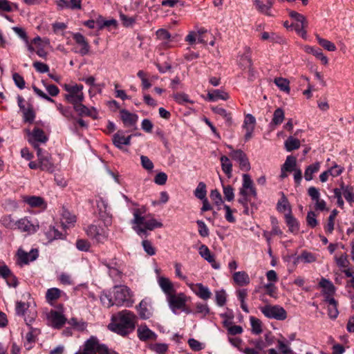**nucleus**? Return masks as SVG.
I'll return each mask as SVG.
<instances>
[{
  "instance_id": "nucleus-1",
  "label": "nucleus",
  "mask_w": 354,
  "mask_h": 354,
  "mask_svg": "<svg viewBox=\"0 0 354 354\" xmlns=\"http://www.w3.org/2000/svg\"><path fill=\"white\" fill-rule=\"evenodd\" d=\"M137 316L131 311L123 310L111 317L108 328L120 335L127 336L135 330Z\"/></svg>"
},
{
  "instance_id": "nucleus-2",
  "label": "nucleus",
  "mask_w": 354,
  "mask_h": 354,
  "mask_svg": "<svg viewBox=\"0 0 354 354\" xmlns=\"http://www.w3.org/2000/svg\"><path fill=\"white\" fill-rule=\"evenodd\" d=\"M118 354L115 351L108 348L104 344H101L95 336L88 338L78 351L75 354Z\"/></svg>"
},
{
  "instance_id": "nucleus-3",
  "label": "nucleus",
  "mask_w": 354,
  "mask_h": 354,
  "mask_svg": "<svg viewBox=\"0 0 354 354\" xmlns=\"http://www.w3.org/2000/svg\"><path fill=\"white\" fill-rule=\"evenodd\" d=\"M242 177V186L239 189V192L241 197L238 199V202L243 207H246L247 205H248V202L250 201V196H252L256 198L257 196V192L256 188L254 186L253 180H252L250 176L248 174H243Z\"/></svg>"
},
{
  "instance_id": "nucleus-4",
  "label": "nucleus",
  "mask_w": 354,
  "mask_h": 354,
  "mask_svg": "<svg viewBox=\"0 0 354 354\" xmlns=\"http://www.w3.org/2000/svg\"><path fill=\"white\" fill-rule=\"evenodd\" d=\"M115 305L117 306L131 307L133 299L130 289L126 286H115L113 290Z\"/></svg>"
},
{
  "instance_id": "nucleus-5",
  "label": "nucleus",
  "mask_w": 354,
  "mask_h": 354,
  "mask_svg": "<svg viewBox=\"0 0 354 354\" xmlns=\"http://www.w3.org/2000/svg\"><path fill=\"white\" fill-rule=\"evenodd\" d=\"M64 90L67 92L64 97L66 100L73 105L76 104L78 102H82L84 99V95L82 92L83 85L82 84H65Z\"/></svg>"
},
{
  "instance_id": "nucleus-6",
  "label": "nucleus",
  "mask_w": 354,
  "mask_h": 354,
  "mask_svg": "<svg viewBox=\"0 0 354 354\" xmlns=\"http://www.w3.org/2000/svg\"><path fill=\"white\" fill-rule=\"evenodd\" d=\"M259 310L263 315L268 319L283 321L287 318L286 310L279 305L267 304L263 306H260Z\"/></svg>"
},
{
  "instance_id": "nucleus-7",
  "label": "nucleus",
  "mask_w": 354,
  "mask_h": 354,
  "mask_svg": "<svg viewBox=\"0 0 354 354\" xmlns=\"http://www.w3.org/2000/svg\"><path fill=\"white\" fill-rule=\"evenodd\" d=\"M166 299L169 308L176 315L183 310L186 306L187 297L184 293L175 294L174 292L168 295Z\"/></svg>"
},
{
  "instance_id": "nucleus-8",
  "label": "nucleus",
  "mask_w": 354,
  "mask_h": 354,
  "mask_svg": "<svg viewBox=\"0 0 354 354\" xmlns=\"http://www.w3.org/2000/svg\"><path fill=\"white\" fill-rule=\"evenodd\" d=\"M38 162H39V169L49 173H53L55 170V165L52 161L51 155L46 151L38 148L37 151Z\"/></svg>"
},
{
  "instance_id": "nucleus-9",
  "label": "nucleus",
  "mask_w": 354,
  "mask_h": 354,
  "mask_svg": "<svg viewBox=\"0 0 354 354\" xmlns=\"http://www.w3.org/2000/svg\"><path fill=\"white\" fill-rule=\"evenodd\" d=\"M87 236L97 243H104L108 238V232L102 227L89 225L85 230Z\"/></svg>"
},
{
  "instance_id": "nucleus-10",
  "label": "nucleus",
  "mask_w": 354,
  "mask_h": 354,
  "mask_svg": "<svg viewBox=\"0 0 354 354\" xmlns=\"http://www.w3.org/2000/svg\"><path fill=\"white\" fill-rule=\"evenodd\" d=\"M96 205L100 219L106 226L110 225L112 223V214L110 212V207L107 200L100 197L96 201Z\"/></svg>"
},
{
  "instance_id": "nucleus-11",
  "label": "nucleus",
  "mask_w": 354,
  "mask_h": 354,
  "mask_svg": "<svg viewBox=\"0 0 354 354\" xmlns=\"http://www.w3.org/2000/svg\"><path fill=\"white\" fill-rule=\"evenodd\" d=\"M28 142L33 146V147L38 150L39 144L46 143L48 138L45 134L44 131L39 127H35L32 131H28Z\"/></svg>"
},
{
  "instance_id": "nucleus-12",
  "label": "nucleus",
  "mask_w": 354,
  "mask_h": 354,
  "mask_svg": "<svg viewBox=\"0 0 354 354\" xmlns=\"http://www.w3.org/2000/svg\"><path fill=\"white\" fill-rule=\"evenodd\" d=\"M38 255L39 252L37 249H32L29 252H27L23 249L19 248L17 252V263L18 265L22 266L36 260Z\"/></svg>"
},
{
  "instance_id": "nucleus-13",
  "label": "nucleus",
  "mask_w": 354,
  "mask_h": 354,
  "mask_svg": "<svg viewBox=\"0 0 354 354\" xmlns=\"http://www.w3.org/2000/svg\"><path fill=\"white\" fill-rule=\"evenodd\" d=\"M230 156L239 164L241 170L248 171L250 169V164L246 154L241 149L232 150Z\"/></svg>"
},
{
  "instance_id": "nucleus-14",
  "label": "nucleus",
  "mask_w": 354,
  "mask_h": 354,
  "mask_svg": "<svg viewBox=\"0 0 354 354\" xmlns=\"http://www.w3.org/2000/svg\"><path fill=\"white\" fill-rule=\"evenodd\" d=\"M162 225H163L161 222L158 221L155 218H151L149 220H145L144 227L141 226H135L133 229L140 236L146 237L148 235L147 230H153L156 228L162 227Z\"/></svg>"
},
{
  "instance_id": "nucleus-15",
  "label": "nucleus",
  "mask_w": 354,
  "mask_h": 354,
  "mask_svg": "<svg viewBox=\"0 0 354 354\" xmlns=\"http://www.w3.org/2000/svg\"><path fill=\"white\" fill-rule=\"evenodd\" d=\"M20 231L27 232L29 234H34L39 229L37 222H32L27 217L17 221V227Z\"/></svg>"
},
{
  "instance_id": "nucleus-16",
  "label": "nucleus",
  "mask_w": 354,
  "mask_h": 354,
  "mask_svg": "<svg viewBox=\"0 0 354 354\" xmlns=\"http://www.w3.org/2000/svg\"><path fill=\"white\" fill-rule=\"evenodd\" d=\"M256 124L255 118L250 113L245 115L243 121V128L245 130V140H249L252 136Z\"/></svg>"
},
{
  "instance_id": "nucleus-17",
  "label": "nucleus",
  "mask_w": 354,
  "mask_h": 354,
  "mask_svg": "<svg viewBox=\"0 0 354 354\" xmlns=\"http://www.w3.org/2000/svg\"><path fill=\"white\" fill-rule=\"evenodd\" d=\"M73 38L81 46L80 50L76 51V53L82 56L87 55L90 51V46L85 37L80 32H75L73 34Z\"/></svg>"
},
{
  "instance_id": "nucleus-18",
  "label": "nucleus",
  "mask_w": 354,
  "mask_h": 354,
  "mask_svg": "<svg viewBox=\"0 0 354 354\" xmlns=\"http://www.w3.org/2000/svg\"><path fill=\"white\" fill-rule=\"evenodd\" d=\"M48 320L55 328H60L66 322V317L61 313L52 310L48 315Z\"/></svg>"
},
{
  "instance_id": "nucleus-19",
  "label": "nucleus",
  "mask_w": 354,
  "mask_h": 354,
  "mask_svg": "<svg viewBox=\"0 0 354 354\" xmlns=\"http://www.w3.org/2000/svg\"><path fill=\"white\" fill-rule=\"evenodd\" d=\"M131 138L132 135L125 137L122 131H118L113 135L112 140L117 148L122 149L123 145H130Z\"/></svg>"
},
{
  "instance_id": "nucleus-20",
  "label": "nucleus",
  "mask_w": 354,
  "mask_h": 354,
  "mask_svg": "<svg viewBox=\"0 0 354 354\" xmlns=\"http://www.w3.org/2000/svg\"><path fill=\"white\" fill-rule=\"evenodd\" d=\"M120 118L126 127H133L136 125L138 116L135 113H130L126 109L120 111Z\"/></svg>"
},
{
  "instance_id": "nucleus-21",
  "label": "nucleus",
  "mask_w": 354,
  "mask_h": 354,
  "mask_svg": "<svg viewBox=\"0 0 354 354\" xmlns=\"http://www.w3.org/2000/svg\"><path fill=\"white\" fill-rule=\"evenodd\" d=\"M157 39L161 41L160 45L162 48H170L171 41V35L169 32L165 28H160L156 32Z\"/></svg>"
},
{
  "instance_id": "nucleus-22",
  "label": "nucleus",
  "mask_w": 354,
  "mask_h": 354,
  "mask_svg": "<svg viewBox=\"0 0 354 354\" xmlns=\"http://www.w3.org/2000/svg\"><path fill=\"white\" fill-rule=\"evenodd\" d=\"M138 337L141 341H147L149 339H155L157 337L156 334L149 329L147 325H140L137 330Z\"/></svg>"
},
{
  "instance_id": "nucleus-23",
  "label": "nucleus",
  "mask_w": 354,
  "mask_h": 354,
  "mask_svg": "<svg viewBox=\"0 0 354 354\" xmlns=\"http://www.w3.org/2000/svg\"><path fill=\"white\" fill-rule=\"evenodd\" d=\"M319 286L322 288L324 299L328 297H332L333 295L335 292V288L333 283L330 280L325 278L321 279L319 282Z\"/></svg>"
},
{
  "instance_id": "nucleus-24",
  "label": "nucleus",
  "mask_w": 354,
  "mask_h": 354,
  "mask_svg": "<svg viewBox=\"0 0 354 354\" xmlns=\"http://www.w3.org/2000/svg\"><path fill=\"white\" fill-rule=\"evenodd\" d=\"M61 222L64 228L69 227L76 222V216L67 209L63 207L61 214Z\"/></svg>"
},
{
  "instance_id": "nucleus-25",
  "label": "nucleus",
  "mask_w": 354,
  "mask_h": 354,
  "mask_svg": "<svg viewBox=\"0 0 354 354\" xmlns=\"http://www.w3.org/2000/svg\"><path fill=\"white\" fill-rule=\"evenodd\" d=\"M284 217L286 223L288 227V231L294 234H298L299 230V223L297 219L290 213L286 214Z\"/></svg>"
},
{
  "instance_id": "nucleus-26",
  "label": "nucleus",
  "mask_w": 354,
  "mask_h": 354,
  "mask_svg": "<svg viewBox=\"0 0 354 354\" xmlns=\"http://www.w3.org/2000/svg\"><path fill=\"white\" fill-rule=\"evenodd\" d=\"M62 295L66 296V294L59 288H50L46 292V300L49 304L53 305Z\"/></svg>"
},
{
  "instance_id": "nucleus-27",
  "label": "nucleus",
  "mask_w": 354,
  "mask_h": 354,
  "mask_svg": "<svg viewBox=\"0 0 354 354\" xmlns=\"http://www.w3.org/2000/svg\"><path fill=\"white\" fill-rule=\"evenodd\" d=\"M324 301L328 304V315L330 319H335L339 315L337 301L333 297H326Z\"/></svg>"
},
{
  "instance_id": "nucleus-28",
  "label": "nucleus",
  "mask_w": 354,
  "mask_h": 354,
  "mask_svg": "<svg viewBox=\"0 0 354 354\" xmlns=\"http://www.w3.org/2000/svg\"><path fill=\"white\" fill-rule=\"evenodd\" d=\"M192 286H195L197 288L196 290L193 289V290L199 298L203 300H207L211 298V291L207 286H205L203 283H198L195 285L192 284Z\"/></svg>"
},
{
  "instance_id": "nucleus-29",
  "label": "nucleus",
  "mask_w": 354,
  "mask_h": 354,
  "mask_svg": "<svg viewBox=\"0 0 354 354\" xmlns=\"http://www.w3.org/2000/svg\"><path fill=\"white\" fill-rule=\"evenodd\" d=\"M158 285L160 286L163 292L165 294L166 297L176 292L172 283L168 278L161 277L158 279Z\"/></svg>"
},
{
  "instance_id": "nucleus-30",
  "label": "nucleus",
  "mask_w": 354,
  "mask_h": 354,
  "mask_svg": "<svg viewBox=\"0 0 354 354\" xmlns=\"http://www.w3.org/2000/svg\"><path fill=\"white\" fill-rule=\"evenodd\" d=\"M228 98V93L221 89L212 90L209 91L207 95V100L211 102H216L218 100H227Z\"/></svg>"
},
{
  "instance_id": "nucleus-31",
  "label": "nucleus",
  "mask_w": 354,
  "mask_h": 354,
  "mask_svg": "<svg viewBox=\"0 0 354 354\" xmlns=\"http://www.w3.org/2000/svg\"><path fill=\"white\" fill-rule=\"evenodd\" d=\"M149 301L147 299H142L138 307L139 316L142 319H147L151 316V313L149 309Z\"/></svg>"
},
{
  "instance_id": "nucleus-32",
  "label": "nucleus",
  "mask_w": 354,
  "mask_h": 354,
  "mask_svg": "<svg viewBox=\"0 0 354 354\" xmlns=\"http://www.w3.org/2000/svg\"><path fill=\"white\" fill-rule=\"evenodd\" d=\"M73 109L80 116L85 115L91 117L93 118H97L95 115L93 114V111L96 113L95 109L92 108V109H90L86 106L84 105L82 102H78L73 105Z\"/></svg>"
},
{
  "instance_id": "nucleus-33",
  "label": "nucleus",
  "mask_w": 354,
  "mask_h": 354,
  "mask_svg": "<svg viewBox=\"0 0 354 354\" xmlns=\"http://www.w3.org/2000/svg\"><path fill=\"white\" fill-rule=\"evenodd\" d=\"M304 51L309 54H313L317 59H320L324 64H327L328 62V58L323 54L322 50L319 48H314L310 46H305Z\"/></svg>"
},
{
  "instance_id": "nucleus-34",
  "label": "nucleus",
  "mask_w": 354,
  "mask_h": 354,
  "mask_svg": "<svg viewBox=\"0 0 354 354\" xmlns=\"http://www.w3.org/2000/svg\"><path fill=\"white\" fill-rule=\"evenodd\" d=\"M234 281L240 286H246L250 283L249 275L245 271L235 272L233 274Z\"/></svg>"
},
{
  "instance_id": "nucleus-35",
  "label": "nucleus",
  "mask_w": 354,
  "mask_h": 354,
  "mask_svg": "<svg viewBox=\"0 0 354 354\" xmlns=\"http://www.w3.org/2000/svg\"><path fill=\"white\" fill-rule=\"evenodd\" d=\"M339 186L342 187L343 196L346 201L351 203L354 201V188L350 185H345L343 181H341Z\"/></svg>"
},
{
  "instance_id": "nucleus-36",
  "label": "nucleus",
  "mask_w": 354,
  "mask_h": 354,
  "mask_svg": "<svg viewBox=\"0 0 354 354\" xmlns=\"http://www.w3.org/2000/svg\"><path fill=\"white\" fill-rule=\"evenodd\" d=\"M281 197L277 202V209L279 212H285L288 211V213L292 214L291 207L288 200L283 192L281 193Z\"/></svg>"
},
{
  "instance_id": "nucleus-37",
  "label": "nucleus",
  "mask_w": 354,
  "mask_h": 354,
  "mask_svg": "<svg viewBox=\"0 0 354 354\" xmlns=\"http://www.w3.org/2000/svg\"><path fill=\"white\" fill-rule=\"evenodd\" d=\"M221 162V168L227 178H230L232 174V164L226 156H222L220 158Z\"/></svg>"
},
{
  "instance_id": "nucleus-38",
  "label": "nucleus",
  "mask_w": 354,
  "mask_h": 354,
  "mask_svg": "<svg viewBox=\"0 0 354 354\" xmlns=\"http://www.w3.org/2000/svg\"><path fill=\"white\" fill-rule=\"evenodd\" d=\"M320 169V163L316 162L313 164L308 165L304 171V178L306 180L310 181L313 178V174L317 173Z\"/></svg>"
},
{
  "instance_id": "nucleus-39",
  "label": "nucleus",
  "mask_w": 354,
  "mask_h": 354,
  "mask_svg": "<svg viewBox=\"0 0 354 354\" xmlns=\"http://www.w3.org/2000/svg\"><path fill=\"white\" fill-rule=\"evenodd\" d=\"M24 201L32 207H46L44 200L40 196H29L26 198Z\"/></svg>"
},
{
  "instance_id": "nucleus-40",
  "label": "nucleus",
  "mask_w": 354,
  "mask_h": 354,
  "mask_svg": "<svg viewBox=\"0 0 354 354\" xmlns=\"http://www.w3.org/2000/svg\"><path fill=\"white\" fill-rule=\"evenodd\" d=\"M300 147V141L297 138L290 136L285 141V148L287 151H292Z\"/></svg>"
},
{
  "instance_id": "nucleus-41",
  "label": "nucleus",
  "mask_w": 354,
  "mask_h": 354,
  "mask_svg": "<svg viewBox=\"0 0 354 354\" xmlns=\"http://www.w3.org/2000/svg\"><path fill=\"white\" fill-rule=\"evenodd\" d=\"M288 15L290 16V18H292L297 22L300 23L299 26H308V21H307L306 17L303 15H301L296 11L291 10H288Z\"/></svg>"
},
{
  "instance_id": "nucleus-42",
  "label": "nucleus",
  "mask_w": 354,
  "mask_h": 354,
  "mask_svg": "<svg viewBox=\"0 0 354 354\" xmlns=\"http://www.w3.org/2000/svg\"><path fill=\"white\" fill-rule=\"evenodd\" d=\"M337 214L338 211L336 209H334L330 212V214L328 218L327 224L324 227L326 233L331 234L333 232L335 225L334 221Z\"/></svg>"
},
{
  "instance_id": "nucleus-43",
  "label": "nucleus",
  "mask_w": 354,
  "mask_h": 354,
  "mask_svg": "<svg viewBox=\"0 0 354 354\" xmlns=\"http://www.w3.org/2000/svg\"><path fill=\"white\" fill-rule=\"evenodd\" d=\"M297 160L296 158L292 156H288L286 158L285 162L282 166V170L287 171L288 172H292L296 168Z\"/></svg>"
},
{
  "instance_id": "nucleus-44",
  "label": "nucleus",
  "mask_w": 354,
  "mask_h": 354,
  "mask_svg": "<svg viewBox=\"0 0 354 354\" xmlns=\"http://www.w3.org/2000/svg\"><path fill=\"white\" fill-rule=\"evenodd\" d=\"M17 9L18 6L16 3H11L8 0H0V12H10Z\"/></svg>"
},
{
  "instance_id": "nucleus-45",
  "label": "nucleus",
  "mask_w": 354,
  "mask_h": 354,
  "mask_svg": "<svg viewBox=\"0 0 354 354\" xmlns=\"http://www.w3.org/2000/svg\"><path fill=\"white\" fill-rule=\"evenodd\" d=\"M284 120V111L282 109L278 108L277 109L274 113H273V118L270 122V125H279L282 123V122Z\"/></svg>"
},
{
  "instance_id": "nucleus-46",
  "label": "nucleus",
  "mask_w": 354,
  "mask_h": 354,
  "mask_svg": "<svg viewBox=\"0 0 354 354\" xmlns=\"http://www.w3.org/2000/svg\"><path fill=\"white\" fill-rule=\"evenodd\" d=\"M207 195V187L205 183L200 182L194 190V196L201 200L205 199Z\"/></svg>"
},
{
  "instance_id": "nucleus-47",
  "label": "nucleus",
  "mask_w": 354,
  "mask_h": 354,
  "mask_svg": "<svg viewBox=\"0 0 354 354\" xmlns=\"http://www.w3.org/2000/svg\"><path fill=\"white\" fill-rule=\"evenodd\" d=\"M274 82L281 91L289 93L290 90L289 86L290 82L287 79L277 77L274 79Z\"/></svg>"
},
{
  "instance_id": "nucleus-48",
  "label": "nucleus",
  "mask_w": 354,
  "mask_h": 354,
  "mask_svg": "<svg viewBox=\"0 0 354 354\" xmlns=\"http://www.w3.org/2000/svg\"><path fill=\"white\" fill-rule=\"evenodd\" d=\"M250 322L252 333L259 335L262 333V323L260 319L252 316L250 317Z\"/></svg>"
},
{
  "instance_id": "nucleus-49",
  "label": "nucleus",
  "mask_w": 354,
  "mask_h": 354,
  "mask_svg": "<svg viewBox=\"0 0 354 354\" xmlns=\"http://www.w3.org/2000/svg\"><path fill=\"white\" fill-rule=\"evenodd\" d=\"M37 334V330L36 328H30V331H28L26 335V342L24 343V346L30 349L32 346L31 344L35 342V336Z\"/></svg>"
},
{
  "instance_id": "nucleus-50",
  "label": "nucleus",
  "mask_w": 354,
  "mask_h": 354,
  "mask_svg": "<svg viewBox=\"0 0 354 354\" xmlns=\"http://www.w3.org/2000/svg\"><path fill=\"white\" fill-rule=\"evenodd\" d=\"M212 110L214 113L222 116L226 120L229 125L232 124V120L231 114L230 113H227L225 109H224L222 107L215 106L212 107Z\"/></svg>"
},
{
  "instance_id": "nucleus-51",
  "label": "nucleus",
  "mask_w": 354,
  "mask_h": 354,
  "mask_svg": "<svg viewBox=\"0 0 354 354\" xmlns=\"http://www.w3.org/2000/svg\"><path fill=\"white\" fill-rule=\"evenodd\" d=\"M57 109L60 113L68 120L73 119L74 118L73 113L69 106H64L62 104L55 103Z\"/></svg>"
},
{
  "instance_id": "nucleus-52",
  "label": "nucleus",
  "mask_w": 354,
  "mask_h": 354,
  "mask_svg": "<svg viewBox=\"0 0 354 354\" xmlns=\"http://www.w3.org/2000/svg\"><path fill=\"white\" fill-rule=\"evenodd\" d=\"M100 301L102 305L106 308L115 305L113 297L111 293L103 292L100 296Z\"/></svg>"
},
{
  "instance_id": "nucleus-53",
  "label": "nucleus",
  "mask_w": 354,
  "mask_h": 354,
  "mask_svg": "<svg viewBox=\"0 0 354 354\" xmlns=\"http://www.w3.org/2000/svg\"><path fill=\"white\" fill-rule=\"evenodd\" d=\"M316 39L319 44L321 45L326 50L332 52L336 50V46L333 42L326 39L320 37V36L318 35H316Z\"/></svg>"
},
{
  "instance_id": "nucleus-54",
  "label": "nucleus",
  "mask_w": 354,
  "mask_h": 354,
  "mask_svg": "<svg viewBox=\"0 0 354 354\" xmlns=\"http://www.w3.org/2000/svg\"><path fill=\"white\" fill-rule=\"evenodd\" d=\"M101 263L106 267V268L108 269V270H111L113 268H120V267H122V264L120 262V261L114 257L111 259H102L101 261Z\"/></svg>"
},
{
  "instance_id": "nucleus-55",
  "label": "nucleus",
  "mask_w": 354,
  "mask_h": 354,
  "mask_svg": "<svg viewBox=\"0 0 354 354\" xmlns=\"http://www.w3.org/2000/svg\"><path fill=\"white\" fill-rule=\"evenodd\" d=\"M199 254L207 262L214 261V255L211 254L209 249L205 245H202L199 248Z\"/></svg>"
},
{
  "instance_id": "nucleus-56",
  "label": "nucleus",
  "mask_w": 354,
  "mask_h": 354,
  "mask_svg": "<svg viewBox=\"0 0 354 354\" xmlns=\"http://www.w3.org/2000/svg\"><path fill=\"white\" fill-rule=\"evenodd\" d=\"M108 274L109 277L115 281L120 282L123 276V272L122 270V267L113 268L111 270H108Z\"/></svg>"
},
{
  "instance_id": "nucleus-57",
  "label": "nucleus",
  "mask_w": 354,
  "mask_h": 354,
  "mask_svg": "<svg viewBox=\"0 0 354 354\" xmlns=\"http://www.w3.org/2000/svg\"><path fill=\"white\" fill-rule=\"evenodd\" d=\"M150 349L158 354H165L168 350V345L165 343H155L150 346Z\"/></svg>"
},
{
  "instance_id": "nucleus-58",
  "label": "nucleus",
  "mask_w": 354,
  "mask_h": 354,
  "mask_svg": "<svg viewBox=\"0 0 354 354\" xmlns=\"http://www.w3.org/2000/svg\"><path fill=\"white\" fill-rule=\"evenodd\" d=\"M175 101L180 104H185L186 103L193 104L194 102L189 100L188 95L184 93H177L174 95Z\"/></svg>"
},
{
  "instance_id": "nucleus-59",
  "label": "nucleus",
  "mask_w": 354,
  "mask_h": 354,
  "mask_svg": "<svg viewBox=\"0 0 354 354\" xmlns=\"http://www.w3.org/2000/svg\"><path fill=\"white\" fill-rule=\"evenodd\" d=\"M254 4L260 12L268 16H272L270 10L266 6V3H263L261 0H254Z\"/></svg>"
},
{
  "instance_id": "nucleus-60",
  "label": "nucleus",
  "mask_w": 354,
  "mask_h": 354,
  "mask_svg": "<svg viewBox=\"0 0 354 354\" xmlns=\"http://www.w3.org/2000/svg\"><path fill=\"white\" fill-rule=\"evenodd\" d=\"M216 303L218 306H223L226 303V292L224 290H217L215 293Z\"/></svg>"
},
{
  "instance_id": "nucleus-61",
  "label": "nucleus",
  "mask_w": 354,
  "mask_h": 354,
  "mask_svg": "<svg viewBox=\"0 0 354 354\" xmlns=\"http://www.w3.org/2000/svg\"><path fill=\"white\" fill-rule=\"evenodd\" d=\"M222 186L225 200H227V201H232L234 198V192L233 187L231 185H222Z\"/></svg>"
},
{
  "instance_id": "nucleus-62",
  "label": "nucleus",
  "mask_w": 354,
  "mask_h": 354,
  "mask_svg": "<svg viewBox=\"0 0 354 354\" xmlns=\"http://www.w3.org/2000/svg\"><path fill=\"white\" fill-rule=\"evenodd\" d=\"M209 196L216 205L219 206L223 203L221 194L218 189L212 190Z\"/></svg>"
},
{
  "instance_id": "nucleus-63",
  "label": "nucleus",
  "mask_w": 354,
  "mask_h": 354,
  "mask_svg": "<svg viewBox=\"0 0 354 354\" xmlns=\"http://www.w3.org/2000/svg\"><path fill=\"white\" fill-rule=\"evenodd\" d=\"M76 248L83 252H88L91 248V243L85 239H78L75 243Z\"/></svg>"
},
{
  "instance_id": "nucleus-64",
  "label": "nucleus",
  "mask_w": 354,
  "mask_h": 354,
  "mask_svg": "<svg viewBox=\"0 0 354 354\" xmlns=\"http://www.w3.org/2000/svg\"><path fill=\"white\" fill-rule=\"evenodd\" d=\"M142 245L145 252L149 256H153L156 254V249L151 241L148 240H143Z\"/></svg>"
}]
</instances>
